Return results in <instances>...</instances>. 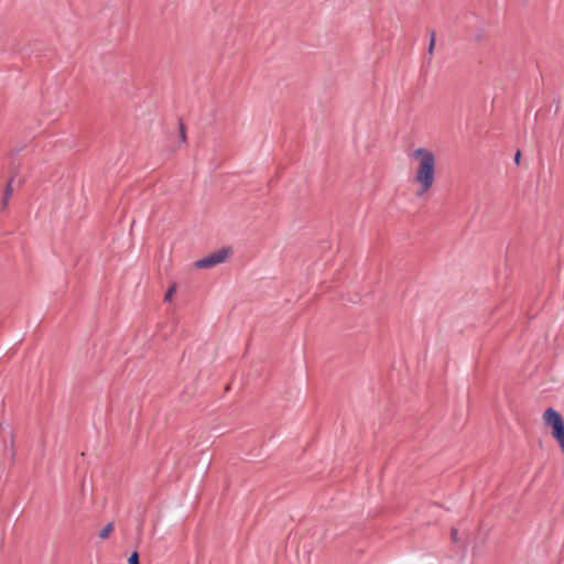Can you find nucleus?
Returning a JSON list of instances; mask_svg holds the SVG:
<instances>
[{"instance_id": "1", "label": "nucleus", "mask_w": 564, "mask_h": 564, "mask_svg": "<svg viewBox=\"0 0 564 564\" xmlns=\"http://www.w3.org/2000/svg\"><path fill=\"white\" fill-rule=\"evenodd\" d=\"M411 158L415 165L412 183L415 186L416 196L421 197L432 189L436 180V156L426 148L415 149Z\"/></svg>"}, {"instance_id": "2", "label": "nucleus", "mask_w": 564, "mask_h": 564, "mask_svg": "<svg viewBox=\"0 0 564 564\" xmlns=\"http://www.w3.org/2000/svg\"><path fill=\"white\" fill-rule=\"evenodd\" d=\"M543 422L552 427V436L564 453V420L562 415L553 408H549L543 413Z\"/></svg>"}, {"instance_id": "3", "label": "nucleus", "mask_w": 564, "mask_h": 564, "mask_svg": "<svg viewBox=\"0 0 564 564\" xmlns=\"http://www.w3.org/2000/svg\"><path fill=\"white\" fill-rule=\"evenodd\" d=\"M230 252V249H219L208 254L207 257L196 261L195 265L197 268H212L214 265L223 263L228 258Z\"/></svg>"}, {"instance_id": "4", "label": "nucleus", "mask_w": 564, "mask_h": 564, "mask_svg": "<svg viewBox=\"0 0 564 564\" xmlns=\"http://www.w3.org/2000/svg\"><path fill=\"white\" fill-rule=\"evenodd\" d=\"M113 531V524L110 522L104 527V529L99 532V536L101 539H108L111 532Z\"/></svg>"}, {"instance_id": "5", "label": "nucleus", "mask_w": 564, "mask_h": 564, "mask_svg": "<svg viewBox=\"0 0 564 564\" xmlns=\"http://www.w3.org/2000/svg\"><path fill=\"white\" fill-rule=\"evenodd\" d=\"M12 193H13V188H12L11 182H9L7 187H6V191H4V197H3V200H2L3 206H7L9 199L12 196Z\"/></svg>"}, {"instance_id": "6", "label": "nucleus", "mask_w": 564, "mask_h": 564, "mask_svg": "<svg viewBox=\"0 0 564 564\" xmlns=\"http://www.w3.org/2000/svg\"><path fill=\"white\" fill-rule=\"evenodd\" d=\"M176 292V285L173 284L172 286H170L164 295V301L166 302H170L173 297V295L175 294Z\"/></svg>"}, {"instance_id": "7", "label": "nucleus", "mask_w": 564, "mask_h": 564, "mask_svg": "<svg viewBox=\"0 0 564 564\" xmlns=\"http://www.w3.org/2000/svg\"><path fill=\"white\" fill-rule=\"evenodd\" d=\"M180 139L182 142H186V130L182 122L180 123Z\"/></svg>"}, {"instance_id": "8", "label": "nucleus", "mask_w": 564, "mask_h": 564, "mask_svg": "<svg viewBox=\"0 0 564 564\" xmlns=\"http://www.w3.org/2000/svg\"><path fill=\"white\" fill-rule=\"evenodd\" d=\"M128 563H129V564H139V554H138V552H133V553L130 555V557H129V560H128Z\"/></svg>"}, {"instance_id": "9", "label": "nucleus", "mask_w": 564, "mask_h": 564, "mask_svg": "<svg viewBox=\"0 0 564 564\" xmlns=\"http://www.w3.org/2000/svg\"><path fill=\"white\" fill-rule=\"evenodd\" d=\"M434 46H435V33L432 32L431 33V41H430V45H429V53L430 54H433Z\"/></svg>"}, {"instance_id": "10", "label": "nucleus", "mask_w": 564, "mask_h": 564, "mask_svg": "<svg viewBox=\"0 0 564 564\" xmlns=\"http://www.w3.org/2000/svg\"><path fill=\"white\" fill-rule=\"evenodd\" d=\"M520 158H521V153H520V151H518V152L516 153V156H514V160H516V162H517V163H519Z\"/></svg>"}, {"instance_id": "11", "label": "nucleus", "mask_w": 564, "mask_h": 564, "mask_svg": "<svg viewBox=\"0 0 564 564\" xmlns=\"http://www.w3.org/2000/svg\"><path fill=\"white\" fill-rule=\"evenodd\" d=\"M456 536H457V530L453 529L452 530V538H453V540H456Z\"/></svg>"}]
</instances>
